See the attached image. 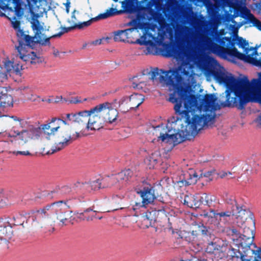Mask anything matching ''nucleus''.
<instances>
[{
	"mask_svg": "<svg viewBox=\"0 0 261 261\" xmlns=\"http://www.w3.org/2000/svg\"><path fill=\"white\" fill-rule=\"evenodd\" d=\"M20 1V0H2L3 5L1 8L3 10H8L11 12H14L15 15L12 17V19L15 20L16 16L20 17L23 14Z\"/></svg>",
	"mask_w": 261,
	"mask_h": 261,
	"instance_id": "obj_16",
	"label": "nucleus"
},
{
	"mask_svg": "<svg viewBox=\"0 0 261 261\" xmlns=\"http://www.w3.org/2000/svg\"><path fill=\"white\" fill-rule=\"evenodd\" d=\"M220 248V245H217L216 243L211 242L208 244L206 250L208 253H214L215 251L219 250Z\"/></svg>",
	"mask_w": 261,
	"mask_h": 261,
	"instance_id": "obj_42",
	"label": "nucleus"
},
{
	"mask_svg": "<svg viewBox=\"0 0 261 261\" xmlns=\"http://www.w3.org/2000/svg\"><path fill=\"white\" fill-rule=\"evenodd\" d=\"M225 202L232 206L231 208L233 207L235 208L239 205L236 201L235 197L232 195L227 196L225 199Z\"/></svg>",
	"mask_w": 261,
	"mask_h": 261,
	"instance_id": "obj_45",
	"label": "nucleus"
},
{
	"mask_svg": "<svg viewBox=\"0 0 261 261\" xmlns=\"http://www.w3.org/2000/svg\"><path fill=\"white\" fill-rule=\"evenodd\" d=\"M204 44L212 53L223 59L228 56L237 58L249 63H253L254 58L251 55H246L235 47V39L223 37L217 30H212L202 39Z\"/></svg>",
	"mask_w": 261,
	"mask_h": 261,
	"instance_id": "obj_2",
	"label": "nucleus"
},
{
	"mask_svg": "<svg viewBox=\"0 0 261 261\" xmlns=\"http://www.w3.org/2000/svg\"><path fill=\"white\" fill-rule=\"evenodd\" d=\"M181 72L184 75H185L187 76H190V73L189 71H186L185 69H183V71Z\"/></svg>",
	"mask_w": 261,
	"mask_h": 261,
	"instance_id": "obj_62",
	"label": "nucleus"
},
{
	"mask_svg": "<svg viewBox=\"0 0 261 261\" xmlns=\"http://www.w3.org/2000/svg\"><path fill=\"white\" fill-rule=\"evenodd\" d=\"M146 205H147V204L146 203H144L143 200L142 199L141 202H135V204H134L133 205L132 208L134 211H136V210L140 208V207H145Z\"/></svg>",
	"mask_w": 261,
	"mask_h": 261,
	"instance_id": "obj_49",
	"label": "nucleus"
},
{
	"mask_svg": "<svg viewBox=\"0 0 261 261\" xmlns=\"http://www.w3.org/2000/svg\"><path fill=\"white\" fill-rule=\"evenodd\" d=\"M4 66L7 72L14 73V61H6Z\"/></svg>",
	"mask_w": 261,
	"mask_h": 261,
	"instance_id": "obj_46",
	"label": "nucleus"
},
{
	"mask_svg": "<svg viewBox=\"0 0 261 261\" xmlns=\"http://www.w3.org/2000/svg\"><path fill=\"white\" fill-rule=\"evenodd\" d=\"M101 40H96L95 41V43L96 44H100L101 43Z\"/></svg>",
	"mask_w": 261,
	"mask_h": 261,
	"instance_id": "obj_64",
	"label": "nucleus"
},
{
	"mask_svg": "<svg viewBox=\"0 0 261 261\" xmlns=\"http://www.w3.org/2000/svg\"><path fill=\"white\" fill-rule=\"evenodd\" d=\"M215 200L216 197L215 196L212 195H207L205 193L203 194L201 196H199L200 205L203 204L205 205H207L209 207L212 205Z\"/></svg>",
	"mask_w": 261,
	"mask_h": 261,
	"instance_id": "obj_35",
	"label": "nucleus"
},
{
	"mask_svg": "<svg viewBox=\"0 0 261 261\" xmlns=\"http://www.w3.org/2000/svg\"><path fill=\"white\" fill-rule=\"evenodd\" d=\"M248 237H246L245 236H241L239 240L238 245L237 246L238 248H241V249H245L248 251L252 249V248H256V246L253 243V240L251 239V241H248Z\"/></svg>",
	"mask_w": 261,
	"mask_h": 261,
	"instance_id": "obj_25",
	"label": "nucleus"
},
{
	"mask_svg": "<svg viewBox=\"0 0 261 261\" xmlns=\"http://www.w3.org/2000/svg\"><path fill=\"white\" fill-rule=\"evenodd\" d=\"M237 92L239 100H234V106L239 110L245 109L246 104L251 101L261 103V79H253L243 92Z\"/></svg>",
	"mask_w": 261,
	"mask_h": 261,
	"instance_id": "obj_3",
	"label": "nucleus"
},
{
	"mask_svg": "<svg viewBox=\"0 0 261 261\" xmlns=\"http://www.w3.org/2000/svg\"><path fill=\"white\" fill-rule=\"evenodd\" d=\"M184 204L191 208H198L200 205L199 196L198 195H186L184 197Z\"/></svg>",
	"mask_w": 261,
	"mask_h": 261,
	"instance_id": "obj_23",
	"label": "nucleus"
},
{
	"mask_svg": "<svg viewBox=\"0 0 261 261\" xmlns=\"http://www.w3.org/2000/svg\"><path fill=\"white\" fill-rule=\"evenodd\" d=\"M7 79V74L6 73L0 72V82H3L4 80Z\"/></svg>",
	"mask_w": 261,
	"mask_h": 261,
	"instance_id": "obj_55",
	"label": "nucleus"
},
{
	"mask_svg": "<svg viewBox=\"0 0 261 261\" xmlns=\"http://www.w3.org/2000/svg\"><path fill=\"white\" fill-rule=\"evenodd\" d=\"M16 48L18 52L17 57H19V58L23 61L31 62V57H32V56L31 55V53H28V51L26 48H20L18 47H16Z\"/></svg>",
	"mask_w": 261,
	"mask_h": 261,
	"instance_id": "obj_38",
	"label": "nucleus"
},
{
	"mask_svg": "<svg viewBox=\"0 0 261 261\" xmlns=\"http://www.w3.org/2000/svg\"><path fill=\"white\" fill-rule=\"evenodd\" d=\"M98 105L89 110L88 122L87 123V129L91 130H99L102 128L106 124L104 118L102 117Z\"/></svg>",
	"mask_w": 261,
	"mask_h": 261,
	"instance_id": "obj_9",
	"label": "nucleus"
},
{
	"mask_svg": "<svg viewBox=\"0 0 261 261\" xmlns=\"http://www.w3.org/2000/svg\"><path fill=\"white\" fill-rule=\"evenodd\" d=\"M27 124L25 121H20L17 125L13 126L10 130L9 136L17 138V140H21L24 143L28 142L33 138L35 129H25V125Z\"/></svg>",
	"mask_w": 261,
	"mask_h": 261,
	"instance_id": "obj_7",
	"label": "nucleus"
},
{
	"mask_svg": "<svg viewBox=\"0 0 261 261\" xmlns=\"http://www.w3.org/2000/svg\"><path fill=\"white\" fill-rule=\"evenodd\" d=\"M133 175V171L128 169L112 175L110 176V178L112 186H115L117 189H120L125 183H128L130 181Z\"/></svg>",
	"mask_w": 261,
	"mask_h": 261,
	"instance_id": "obj_12",
	"label": "nucleus"
},
{
	"mask_svg": "<svg viewBox=\"0 0 261 261\" xmlns=\"http://www.w3.org/2000/svg\"><path fill=\"white\" fill-rule=\"evenodd\" d=\"M13 234L12 226H0V240L10 239L11 238Z\"/></svg>",
	"mask_w": 261,
	"mask_h": 261,
	"instance_id": "obj_33",
	"label": "nucleus"
},
{
	"mask_svg": "<svg viewBox=\"0 0 261 261\" xmlns=\"http://www.w3.org/2000/svg\"><path fill=\"white\" fill-rule=\"evenodd\" d=\"M153 128L156 133V136H158L159 134L158 139L161 140L163 142L176 145L184 141L180 134H170L172 129L163 123L155 126H153Z\"/></svg>",
	"mask_w": 261,
	"mask_h": 261,
	"instance_id": "obj_6",
	"label": "nucleus"
},
{
	"mask_svg": "<svg viewBox=\"0 0 261 261\" xmlns=\"http://www.w3.org/2000/svg\"><path fill=\"white\" fill-rule=\"evenodd\" d=\"M143 74L149 75L152 81L158 78L165 82L167 85L174 90L170 95L169 100L175 103L174 109L175 114L180 119H184L187 123L186 129L195 135L205 126L213 124L214 121V111L221 108H234V100H239L237 92L244 91L249 82L248 77L235 78L231 74L228 75L224 72H216L215 78L220 83L225 85L226 90L222 97L225 100L220 104L216 102L217 97L214 94H189L187 91L181 86L182 77L177 69L165 71L158 68L151 67L143 71Z\"/></svg>",
	"mask_w": 261,
	"mask_h": 261,
	"instance_id": "obj_1",
	"label": "nucleus"
},
{
	"mask_svg": "<svg viewBox=\"0 0 261 261\" xmlns=\"http://www.w3.org/2000/svg\"><path fill=\"white\" fill-rule=\"evenodd\" d=\"M191 261H214L212 257H203L200 259H198L196 257H193L191 258Z\"/></svg>",
	"mask_w": 261,
	"mask_h": 261,
	"instance_id": "obj_50",
	"label": "nucleus"
},
{
	"mask_svg": "<svg viewBox=\"0 0 261 261\" xmlns=\"http://www.w3.org/2000/svg\"><path fill=\"white\" fill-rule=\"evenodd\" d=\"M31 55L32 57H31V64H36L42 63V59L40 57H38L36 55V53L34 51H32L31 53Z\"/></svg>",
	"mask_w": 261,
	"mask_h": 261,
	"instance_id": "obj_44",
	"label": "nucleus"
},
{
	"mask_svg": "<svg viewBox=\"0 0 261 261\" xmlns=\"http://www.w3.org/2000/svg\"><path fill=\"white\" fill-rule=\"evenodd\" d=\"M60 123H63L65 125L67 124L65 120L53 118L50 122L41 125L39 129H41L43 133L46 135V138L49 139L50 135H54L55 132L61 129L60 126Z\"/></svg>",
	"mask_w": 261,
	"mask_h": 261,
	"instance_id": "obj_15",
	"label": "nucleus"
},
{
	"mask_svg": "<svg viewBox=\"0 0 261 261\" xmlns=\"http://www.w3.org/2000/svg\"><path fill=\"white\" fill-rule=\"evenodd\" d=\"M144 96L140 94L135 93L129 96V106L131 110L138 108L144 101Z\"/></svg>",
	"mask_w": 261,
	"mask_h": 261,
	"instance_id": "obj_27",
	"label": "nucleus"
},
{
	"mask_svg": "<svg viewBox=\"0 0 261 261\" xmlns=\"http://www.w3.org/2000/svg\"><path fill=\"white\" fill-rule=\"evenodd\" d=\"M135 191L140 196L144 203L147 205L153 203L156 198L154 190L150 185L144 187L142 189L136 188Z\"/></svg>",
	"mask_w": 261,
	"mask_h": 261,
	"instance_id": "obj_21",
	"label": "nucleus"
},
{
	"mask_svg": "<svg viewBox=\"0 0 261 261\" xmlns=\"http://www.w3.org/2000/svg\"><path fill=\"white\" fill-rule=\"evenodd\" d=\"M230 37L235 39V44L236 43L237 41V43L240 47L245 48L248 45V42L242 37L238 36H237L236 38H235L234 37H232V36H230Z\"/></svg>",
	"mask_w": 261,
	"mask_h": 261,
	"instance_id": "obj_43",
	"label": "nucleus"
},
{
	"mask_svg": "<svg viewBox=\"0 0 261 261\" xmlns=\"http://www.w3.org/2000/svg\"><path fill=\"white\" fill-rule=\"evenodd\" d=\"M91 211H93L94 212H96V211H94L93 208H91V207L88 208L84 211L83 212L80 213L81 215H84V213H88Z\"/></svg>",
	"mask_w": 261,
	"mask_h": 261,
	"instance_id": "obj_58",
	"label": "nucleus"
},
{
	"mask_svg": "<svg viewBox=\"0 0 261 261\" xmlns=\"http://www.w3.org/2000/svg\"><path fill=\"white\" fill-rule=\"evenodd\" d=\"M18 41L19 44L16 47L27 48V47H33L36 43H39V40H43L41 38H38V36L31 37L26 35L22 30H20L17 32Z\"/></svg>",
	"mask_w": 261,
	"mask_h": 261,
	"instance_id": "obj_14",
	"label": "nucleus"
},
{
	"mask_svg": "<svg viewBox=\"0 0 261 261\" xmlns=\"http://www.w3.org/2000/svg\"><path fill=\"white\" fill-rule=\"evenodd\" d=\"M255 121L258 124L261 125V113L257 116Z\"/></svg>",
	"mask_w": 261,
	"mask_h": 261,
	"instance_id": "obj_59",
	"label": "nucleus"
},
{
	"mask_svg": "<svg viewBox=\"0 0 261 261\" xmlns=\"http://www.w3.org/2000/svg\"><path fill=\"white\" fill-rule=\"evenodd\" d=\"M105 123H112L115 122L118 116V112L116 109L112 107V104L105 102L98 105Z\"/></svg>",
	"mask_w": 261,
	"mask_h": 261,
	"instance_id": "obj_13",
	"label": "nucleus"
},
{
	"mask_svg": "<svg viewBox=\"0 0 261 261\" xmlns=\"http://www.w3.org/2000/svg\"><path fill=\"white\" fill-rule=\"evenodd\" d=\"M212 232L210 229L203 224H198L195 226L194 229L192 231L187 233L185 237L187 241L192 243H198L203 238L208 240L211 238Z\"/></svg>",
	"mask_w": 261,
	"mask_h": 261,
	"instance_id": "obj_8",
	"label": "nucleus"
},
{
	"mask_svg": "<svg viewBox=\"0 0 261 261\" xmlns=\"http://www.w3.org/2000/svg\"><path fill=\"white\" fill-rule=\"evenodd\" d=\"M138 1V0H124L122 3V6L126 12L134 13L137 10Z\"/></svg>",
	"mask_w": 261,
	"mask_h": 261,
	"instance_id": "obj_31",
	"label": "nucleus"
},
{
	"mask_svg": "<svg viewBox=\"0 0 261 261\" xmlns=\"http://www.w3.org/2000/svg\"><path fill=\"white\" fill-rule=\"evenodd\" d=\"M164 220L165 222H167L168 224V226L169 228H171V223L170 222V219L168 218L166 214H164Z\"/></svg>",
	"mask_w": 261,
	"mask_h": 261,
	"instance_id": "obj_54",
	"label": "nucleus"
},
{
	"mask_svg": "<svg viewBox=\"0 0 261 261\" xmlns=\"http://www.w3.org/2000/svg\"><path fill=\"white\" fill-rule=\"evenodd\" d=\"M22 69V65L18 63L14 62V73L19 74Z\"/></svg>",
	"mask_w": 261,
	"mask_h": 261,
	"instance_id": "obj_47",
	"label": "nucleus"
},
{
	"mask_svg": "<svg viewBox=\"0 0 261 261\" xmlns=\"http://www.w3.org/2000/svg\"><path fill=\"white\" fill-rule=\"evenodd\" d=\"M25 221V217L21 214H18L13 216L8 222L9 224L11 226L22 225Z\"/></svg>",
	"mask_w": 261,
	"mask_h": 261,
	"instance_id": "obj_36",
	"label": "nucleus"
},
{
	"mask_svg": "<svg viewBox=\"0 0 261 261\" xmlns=\"http://www.w3.org/2000/svg\"><path fill=\"white\" fill-rule=\"evenodd\" d=\"M128 100H129V96H124L119 101V108L124 113L130 110V108L128 107L130 105Z\"/></svg>",
	"mask_w": 261,
	"mask_h": 261,
	"instance_id": "obj_37",
	"label": "nucleus"
},
{
	"mask_svg": "<svg viewBox=\"0 0 261 261\" xmlns=\"http://www.w3.org/2000/svg\"><path fill=\"white\" fill-rule=\"evenodd\" d=\"M32 27L33 30L36 31L35 36H38V38H40V35L41 34V31L43 30V27L40 24V22L37 19H33Z\"/></svg>",
	"mask_w": 261,
	"mask_h": 261,
	"instance_id": "obj_39",
	"label": "nucleus"
},
{
	"mask_svg": "<svg viewBox=\"0 0 261 261\" xmlns=\"http://www.w3.org/2000/svg\"><path fill=\"white\" fill-rule=\"evenodd\" d=\"M226 233L227 236L232 241L233 244L237 246L239 239L241 236L240 233L235 228H228L226 230Z\"/></svg>",
	"mask_w": 261,
	"mask_h": 261,
	"instance_id": "obj_34",
	"label": "nucleus"
},
{
	"mask_svg": "<svg viewBox=\"0 0 261 261\" xmlns=\"http://www.w3.org/2000/svg\"><path fill=\"white\" fill-rule=\"evenodd\" d=\"M62 99V96H59V97H57L56 98V99H55L54 100V102L55 103H57V102H59V101H60L61 100V99Z\"/></svg>",
	"mask_w": 261,
	"mask_h": 261,
	"instance_id": "obj_61",
	"label": "nucleus"
},
{
	"mask_svg": "<svg viewBox=\"0 0 261 261\" xmlns=\"http://www.w3.org/2000/svg\"><path fill=\"white\" fill-rule=\"evenodd\" d=\"M79 137V133H76L75 134L71 135L68 128H62L60 130L59 138L62 139V141L60 142L56 146L53 147L52 153L62 149Z\"/></svg>",
	"mask_w": 261,
	"mask_h": 261,
	"instance_id": "obj_11",
	"label": "nucleus"
},
{
	"mask_svg": "<svg viewBox=\"0 0 261 261\" xmlns=\"http://www.w3.org/2000/svg\"><path fill=\"white\" fill-rule=\"evenodd\" d=\"M155 39V37L151 33H148L145 31L141 38L136 40V43L140 45L153 46L154 45L153 41Z\"/></svg>",
	"mask_w": 261,
	"mask_h": 261,
	"instance_id": "obj_26",
	"label": "nucleus"
},
{
	"mask_svg": "<svg viewBox=\"0 0 261 261\" xmlns=\"http://www.w3.org/2000/svg\"><path fill=\"white\" fill-rule=\"evenodd\" d=\"M251 254H254L253 261H261V248L259 247L252 248L250 250Z\"/></svg>",
	"mask_w": 261,
	"mask_h": 261,
	"instance_id": "obj_41",
	"label": "nucleus"
},
{
	"mask_svg": "<svg viewBox=\"0 0 261 261\" xmlns=\"http://www.w3.org/2000/svg\"><path fill=\"white\" fill-rule=\"evenodd\" d=\"M249 223L250 224V227L245 225L243 228V233L241 234L248 237V241H251V239H254L255 236V221L251 220L249 222H247V224Z\"/></svg>",
	"mask_w": 261,
	"mask_h": 261,
	"instance_id": "obj_29",
	"label": "nucleus"
},
{
	"mask_svg": "<svg viewBox=\"0 0 261 261\" xmlns=\"http://www.w3.org/2000/svg\"><path fill=\"white\" fill-rule=\"evenodd\" d=\"M17 154H20L22 155H30L31 153L29 151H17L16 153Z\"/></svg>",
	"mask_w": 261,
	"mask_h": 261,
	"instance_id": "obj_56",
	"label": "nucleus"
},
{
	"mask_svg": "<svg viewBox=\"0 0 261 261\" xmlns=\"http://www.w3.org/2000/svg\"><path fill=\"white\" fill-rule=\"evenodd\" d=\"M70 192V188H69L68 186H64V187H63L61 188V189H60L58 191H51L50 193H48L47 196L51 198H54V197H57L60 194H62L63 192L67 193H69Z\"/></svg>",
	"mask_w": 261,
	"mask_h": 261,
	"instance_id": "obj_40",
	"label": "nucleus"
},
{
	"mask_svg": "<svg viewBox=\"0 0 261 261\" xmlns=\"http://www.w3.org/2000/svg\"><path fill=\"white\" fill-rule=\"evenodd\" d=\"M243 17L244 18L243 24L251 23L252 26L255 27L259 30L261 31V21L256 18L250 12V10H246L245 16Z\"/></svg>",
	"mask_w": 261,
	"mask_h": 261,
	"instance_id": "obj_24",
	"label": "nucleus"
},
{
	"mask_svg": "<svg viewBox=\"0 0 261 261\" xmlns=\"http://www.w3.org/2000/svg\"><path fill=\"white\" fill-rule=\"evenodd\" d=\"M90 115L89 110H84L75 113L66 114V118L72 123L80 125H86L87 129V123Z\"/></svg>",
	"mask_w": 261,
	"mask_h": 261,
	"instance_id": "obj_18",
	"label": "nucleus"
},
{
	"mask_svg": "<svg viewBox=\"0 0 261 261\" xmlns=\"http://www.w3.org/2000/svg\"><path fill=\"white\" fill-rule=\"evenodd\" d=\"M9 19L11 20L12 27L14 29H16V30L17 29V32L19 30H21L20 29V22L19 20H16V19H15V20H13L14 21H13L12 18H9Z\"/></svg>",
	"mask_w": 261,
	"mask_h": 261,
	"instance_id": "obj_48",
	"label": "nucleus"
},
{
	"mask_svg": "<svg viewBox=\"0 0 261 261\" xmlns=\"http://www.w3.org/2000/svg\"><path fill=\"white\" fill-rule=\"evenodd\" d=\"M12 96L8 93H1L0 94V107L6 108L13 106Z\"/></svg>",
	"mask_w": 261,
	"mask_h": 261,
	"instance_id": "obj_32",
	"label": "nucleus"
},
{
	"mask_svg": "<svg viewBox=\"0 0 261 261\" xmlns=\"http://www.w3.org/2000/svg\"><path fill=\"white\" fill-rule=\"evenodd\" d=\"M148 221V218L147 217H143V222L145 223H147ZM150 224H149V225L146 224V226H147V227H148L149 226H150Z\"/></svg>",
	"mask_w": 261,
	"mask_h": 261,
	"instance_id": "obj_60",
	"label": "nucleus"
},
{
	"mask_svg": "<svg viewBox=\"0 0 261 261\" xmlns=\"http://www.w3.org/2000/svg\"><path fill=\"white\" fill-rule=\"evenodd\" d=\"M46 101L48 103L54 102V101H53V100L51 99H48L47 100H46Z\"/></svg>",
	"mask_w": 261,
	"mask_h": 261,
	"instance_id": "obj_63",
	"label": "nucleus"
},
{
	"mask_svg": "<svg viewBox=\"0 0 261 261\" xmlns=\"http://www.w3.org/2000/svg\"><path fill=\"white\" fill-rule=\"evenodd\" d=\"M4 190L3 189H0V204H3L5 203L4 199Z\"/></svg>",
	"mask_w": 261,
	"mask_h": 261,
	"instance_id": "obj_53",
	"label": "nucleus"
},
{
	"mask_svg": "<svg viewBox=\"0 0 261 261\" xmlns=\"http://www.w3.org/2000/svg\"><path fill=\"white\" fill-rule=\"evenodd\" d=\"M212 174L213 172L207 171L198 175L194 169L190 168L187 171H182V173L180 176V180L179 182L182 184V186L194 185L200 178L202 177H210Z\"/></svg>",
	"mask_w": 261,
	"mask_h": 261,
	"instance_id": "obj_10",
	"label": "nucleus"
},
{
	"mask_svg": "<svg viewBox=\"0 0 261 261\" xmlns=\"http://www.w3.org/2000/svg\"><path fill=\"white\" fill-rule=\"evenodd\" d=\"M66 207L64 200H59L47 204L35 213L33 220L37 223L44 222L45 220L51 218L53 216L56 215L57 212L63 210Z\"/></svg>",
	"mask_w": 261,
	"mask_h": 261,
	"instance_id": "obj_5",
	"label": "nucleus"
},
{
	"mask_svg": "<svg viewBox=\"0 0 261 261\" xmlns=\"http://www.w3.org/2000/svg\"><path fill=\"white\" fill-rule=\"evenodd\" d=\"M232 175V173L230 172H223L221 173V174L220 175V177L221 178H223V177H225L226 176H229V178H234V176H231V175Z\"/></svg>",
	"mask_w": 261,
	"mask_h": 261,
	"instance_id": "obj_52",
	"label": "nucleus"
},
{
	"mask_svg": "<svg viewBox=\"0 0 261 261\" xmlns=\"http://www.w3.org/2000/svg\"><path fill=\"white\" fill-rule=\"evenodd\" d=\"M80 188L83 189L91 188L93 190H97L101 188H105L111 187L112 186L110 176H108L102 179H98L94 181H91L90 183H78Z\"/></svg>",
	"mask_w": 261,
	"mask_h": 261,
	"instance_id": "obj_19",
	"label": "nucleus"
},
{
	"mask_svg": "<svg viewBox=\"0 0 261 261\" xmlns=\"http://www.w3.org/2000/svg\"><path fill=\"white\" fill-rule=\"evenodd\" d=\"M248 253H251L250 251L246 252L243 255L241 256V259L237 261H250L251 259L247 257Z\"/></svg>",
	"mask_w": 261,
	"mask_h": 261,
	"instance_id": "obj_51",
	"label": "nucleus"
},
{
	"mask_svg": "<svg viewBox=\"0 0 261 261\" xmlns=\"http://www.w3.org/2000/svg\"><path fill=\"white\" fill-rule=\"evenodd\" d=\"M144 18L143 15L137 14L136 18L132 19L127 23V25L132 26V28L124 30H119L114 32V41L116 42L134 43L132 40V33L135 30L138 29L143 30L145 28L147 23L143 21Z\"/></svg>",
	"mask_w": 261,
	"mask_h": 261,
	"instance_id": "obj_4",
	"label": "nucleus"
},
{
	"mask_svg": "<svg viewBox=\"0 0 261 261\" xmlns=\"http://www.w3.org/2000/svg\"><path fill=\"white\" fill-rule=\"evenodd\" d=\"M203 216L205 217H211L212 219V221L214 220L218 221L216 225L218 227H220L223 229V226L221 225V223L224 224L227 223L230 220L232 214L229 211L216 213L214 210H211L210 212L204 214Z\"/></svg>",
	"mask_w": 261,
	"mask_h": 261,
	"instance_id": "obj_17",
	"label": "nucleus"
},
{
	"mask_svg": "<svg viewBox=\"0 0 261 261\" xmlns=\"http://www.w3.org/2000/svg\"><path fill=\"white\" fill-rule=\"evenodd\" d=\"M66 206L63 210L56 213L57 219L60 221L63 224H66V222L69 218L70 214L68 213L69 211L67 210L70 208L69 205H68V200H64Z\"/></svg>",
	"mask_w": 261,
	"mask_h": 261,
	"instance_id": "obj_30",
	"label": "nucleus"
},
{
	"mask_svg": "<svg viewBox=\"0 0 261 261\" xmlns=\"http://www.w3.org/2000/svg\"><path fill=\"white\" fill-rule=\"evenodd\" d=\"M231 212L232 216H234L237 219V223L238 226L243 225L250 214V212L249 210L246 208L245 206L243 205L240 206V205H238L235 208L233 207Z\"/></svg>",
	"mask_w": 261,
	"mask_h": 261,
	"instance_id": "obj_22",
	"label": "nucleus"
},
{
	"mask_svg": "<svg viewBox=\"0 0 261 261\" xmlns=\"http://www.w3.org/2000/svg\"><path fill=\"white\" fill-rule=\"evenodd\" d=\"M121 11H118L116 9L111 8L108 10H107L106 11L103 13L99 14L96 17L94 18H92L89 20L87 21H84L83 22H81L79 23H74L75 28L82 29L85 27H87L91 25L92 22L93 20H97V19H106L107 18L118 15L120 14Z\"/></svg>",
	"mask_w": 261,
	"mask_h": 261,
	"instance_id": "obj_20",
	"label": "nucleus"
},
{
	"mask_svg": "<svg viewBox=\"0 0 261 261\" xmlns=\"http://www.w3.org/2000/svg\"><path fill=\"white\" fill-rule=\"evenodd\" d=\"M75 26H74V24L73 25L70 26L69 27L62 28V31H60L59 33L53 35L49 37L46 38L44 39V40H39L38 42L40 44H41L42 45H49L50 44V39L61 37L64 33H68V32L75 29Z\"/></svg>",
	"mask_w": 261,
	"mask_h": 261,
	"instance_id": "obj_28",
	"label": "nucleus"
},
{
	"mask_svg": "<svg viewBox=\"0 0 261 261\" xmlns=\"http://www.w3.org/2000/svg\"><path fill=\"white\" fill-rule=\"evenodd\" d=\"M253 64L254 65L261 67V60H257L255 58H254V60L253 61Z\"/></svg>",
	"mask_w": 261,
	"mask_h": 261,
	"instance_id": "obj_57",
	"label": "nucleus"
}]
</instances>
